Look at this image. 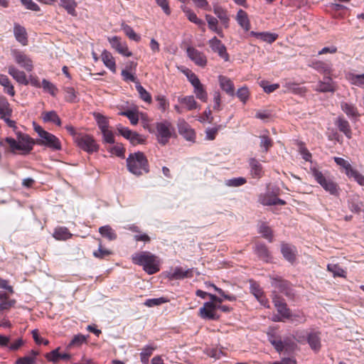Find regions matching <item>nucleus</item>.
I'll return each instance as SVG.
<instances>
[{"mask_svg": "<svg viewBox=\"0 0 364 364\" xmlns=\"http://www.w3.org/2000/svg\"><path fill=\"white\" fill-rule=\"evenodd\" d=\"M348 80L352 85L364 88V74L349 73Z\"/></svg>", "mask_w": 364, "mask_h": 364, "instance_id": "obj_43", "label": "nucleus"}, {"mask_svg": "<svg viewBox=\"0 0 364 364\" xmlns=\"http://www.w3.org/2000/svg\"><path fill=\"white\" fill-rule=\"evenodd\" d=\"M188 57L193 60L196 64L203 66L205 61L203 60V54L199 52L197 49L189 47L187 49Z\"/></svg>", "mask_w": 364, "mask_h": 364, "instance_id": "obj_32", "label": "nucleus"}, {"mask_svg": "<svg viewBox=\"0 0 364 364\" xmlns=\"http://www.w3.org/2000/svg\"><path fill=\"white\" fill-rule=\"evenodd\" d=\"M236 20L239 25L242 27L245 31H249L250 28V23L248 19L247 13L242 9L237 11Z\"/></svg>", "mask_w": 364, "mask_h": 364, "instance_id": "obj_33", "label": "nucleus"}, {"mask_svg": "<svg viewBox=\"0 0 364 364\" xmlns=\"http://www.w3.org/2000/svg\"><path fill=\"white\" fill-rule=\"evenodd\" d=\"M124 32L125 34L131 39L136 42H139L141 39V37L136 34L132 28L128 25H126L123 27Z\"/></svg>", "mask_w": 364, "mask_h": 364, "instance_id": "obj_56", "label": "nucleus"}, {"mask_svg": "<svg viewBox=\"0 0 364 364\" xmlns=\"http://www.w3.org/2000/svg\"><path fill=\"white\" fill-rule=\"evenodd\" d=\"M16 301L15 299H7L0 303V316L3 311H9L11 307L14 306Z\"/></svg>", "mask_w": 364, "mask_h": 364, "instance_id": "obj_59", "label": "nucleus"}, {"mask_svg": "<svg viewBox=\"0 0 364 364\" xmlns=\"http://www.w3.org/2000/svg\"><path fill=\"white\" fill-rule=\"evenodd\" d=\"M236 95L243 103H245L249 97V90L247 87H242L238 89Z\"/></svg>", "mask_w": 364, "mask_h": 364, "instance_id": "obj_61", "label": "nucleus"}, {"mask_svg": "<svg viewBox=\"0 0 364 364\" xmlns=\"http://www.w3.org/2000/svg\"><path fill=\"white\" fill-rule=\"evenodd\" d=\"M271 285L279 292L284 294L289 299L294 298V291L290 283L279 276H270Z\"/></svg>", "mask_w": 364, "mask_h": 364, "instance_id": "obj_4", "label": "nucleus"}, {"mask_svg": "<svg viewBox=\"0 0 364 364\" xmlns=\"http://www.w3.org/2000/svg\"><path fill=\"white\" fill-rule=\"evenodd\" d=\"M13 112L9 102L4 97H0V117H11Z\"/></svg>", "mask_w": 364, "mask_h": 364, "instance_id": "obj_37", "label": "nucleus"}, {"mask_svg": "<svg viewBox=\"0 0 364 364\" xmlns=\"http://www.w3.org/2000/svg\"><path fill=\"white\" fill-rule=\"evenodd\" d=\"M259 231L264 238L268 240L270 242H272V232L269 227L263 223L259 226Z\"/></svg>", "mask_w": 364, "mask_h": 364, "instance_id": "obj_54", "label": "nucleus"}, {"mask_svg": "<svg viewBox=\"0 0 364 364\" xmlns=\"http://www.w3.org/2000/svg\"><path fill=\"white\" fill-rule=\"evenodd\" d=\"M184 12L186 13V17L188 18V20L191 22H193L200 26H203V21L197 18V16L193 12L191 11L190 10H186L183 9Z\"/></svg>", "mask_w": 364, "mask_h": 364, "instance_id": "obj_63", "label": "nucleus"}, {"mask_svg": "<svg viewBox=\"0 0 364 364\" xmlns=\"http://www.w3.org/2000/svg\"><path fill=\"white\" fill-rule=\"evenodd\" d=\"M178 101L188 110L197 108V103L193 96L179 97Z\"/></svg>", "mask_w": 364, "mask_h": 364, "instance_id": "obj_41", "label": "nucleus"}, {"mask_svg": "<svg viewBox=\"0 0 364 364\" xmlns=\"http://www.w3.org/2000/svg\"><path fill=\"white\" fill-rule=\"evenodd\" d=\"M334 161L338 166L343 167L345 169L346 175L350 172V171L353 169V167L351 166L350 163L343 158L335 157Z\"/></svg>", "mask_w": 364, "mask_h": 364, "instance_id": "obj_57", "label": "nucleus"}, {"mask_svg": "<svg viewBox=\"0 0 364 364\" xmlns=\"http://www.w3.org/2000/svg\"><path fill=\"white\" fill-rule=\"evenodd\" d=\"M14 34L16 40L21 45L26 46L28 43V36L26 28L18 23H14Z\"/></svg>", "mask_w": 364, "mask_h": 364, "instance_id": "obj_21", "label": "nucleus"}, {"mask_svg": "<svg viewBox=\"0 0 364 364\" xmlns=\"http://www.w3.org/2000/svg\"><path fill=\"white\" fill-rule=\"evenodd\" d=\"M60 348H57L50 353L46 354V358L48 361L53 363H57L60 360H68L70 358L71 355L69 353H60L59 352Z\"/></svg>", "mask_w": 364, "mask_h": 364, "instance_id": "obj_23", "label": "nucleus"}, {"mask_svg": "<svg viewBox=\"0 0 364 364\" xmlns=\"http://www.w3.org/2000/svg\"><path fill=\"white\" fill-rule=\"evenodd\" d=\"M42 87L44 91L49 92L52 96H55L58 92V88L55 85L49 82L48 80L43 79L42 80Z\"/></svg>", "mask_w": 364, "mask_h": 364, "instance_id": "obj_44", "label": "nucleus"}, {"mask_svg": "<svg viewBox=\"0 0 364 364\" xmlns=\"http://www.w3.org/2000/svg\"><path fill=\"white\" fill-rule=\"evenodd\" d=\"M341 108L343 112L346 114V115L352 119H356L359 117V113L357 107L350 103H348L346 102H341Z\"/></svg>", "mask_w": 364, "mask_h": 364, "instance_id": "obj_27", "label": "nucleus"}, {"mask_svg": "<svg viewBox=\"0 0 364 364\" xmlns=\"http://www.w3.org/2000/svg\"><path fill=\"white\" fill-rule=\"evenodd\" d=\"M178 132L187 141H193L195 139V132L190 125L185 121H179L178 124Z\"/></svg>", "mask_w": 364, "mask_h": 364, "instance_id": "obj_19", "label": "nucleus"}, {"mask_svg": "<svg viewBox=\"0 0 364 364\" xmlns=\"http://www.w3.org/2000/svg\"><path fill=\"white\" fill-rule=\"evenodd\" d=\"M347 176L349 178H353L359 185L364 186V176L355 169L353 168Z\"/></svg>", "mask_w": 364, "mask_h": 364, "instance_id": "obj_53", "label": "nucleus"}, {"mask_svg": "<svg viewBox=\"0 0 364 364\" xmlns=\"http://www.w3.org/2000/svg\"><path fill=\"white\" fill-rule=\"evenodd\" d=\"M255 252L259 259L266 262H269L272 259L270 252L263 243L257 242L255 244Z\"/></svg>", "mask_w": 364, "mask_h": 364, "instance_id": "obj_24", "label": "nucleus"}, {"mask_svg": "<svg viewBox=\"0 0 364 364\" xmlns=\"http://www.w3.org/2000/svg\"><path fill=\"white\" fill-rule=\"evenodd\" d=\"M246 183V179L243 177L233 178L225 181V185L231 187H239Z\"/></svg>", "mask_w": 364, "mask_h": 364, "instance_id": "obj_52", "label": "nucleus"}, {"mask_svg": "<svg viewBox=\"0 0 364 364\" xmlns=\"http://www.w3.org/2000/svg\"><path fill=\"white\" fill-rule=\"evenodd\" d=\"M36 358H31V356H24L18 358L15 361V364H35Z\"/></svg>", "mask_w": 364, "mask_h": 364, "instance_id": "obj_64", "label": "nucleus"}, {"mask_svg": "<svg viewBox=\"0 0 364 364\" xmlns=\"http://www.w3.org/2000/svg\"><path fill=\"white\" fill-rule=\"evenodd\" d=\"M17 139L20 146V151L28 154L32 150L34 141L28 134L18 132Z\"/></svg>", "mask_w": 364, "mask_h": 364, "instance_id": "obj_14", "label": "nucleus"}, {"mask_svg": "<svg viewBox=\"0 0 364 364\" xmlns=\"http://www.w3.org/2000/svg\"><path fill=\"white\" fill-rule=\"evenodd\" d=\"M214 14L220 19L221 23L225 27H228L229 17L225 10L219 6H215L213 9Z\"/></svg>", "mask_w": 364, "mask_h": 364, "instance_id": "obj_38", "label": "nucleus"}, {"mask_svg": "<svg viewBox=\"0 0 364 364\" xmlns=\"http://www.w3.org/2000/svg\"><path fill=\"white\" fill-rule=\"evenodd\" d=\"M225 127V126L222 124L215 125V127L212 128L206 129V139L208 140H213L215 138L216 134L218 132L223 129Z\"/></svg>", "mask_w": 364, "mask_h": 364, "instance_id": "obj_48", "label": "nucleus"}, {"mask_svg": "<svg viewBox=\"0 0 364 364\" xmlns=\"http://www.w3.org/2000/svg\"><path fill=\"white\" fill-rule=\"evenodd\" d=\"M191 269H184L182 267H176L169 273V277L172 279H182L192 276Z\"/></svg>", "mask_w": 364, "mask_h": 364, "instance_id": "obj_30", "label": "nucleus"}, {"mask_svg": "<svg viewBox=\"0 0 364 364\" xmlns=\"http://www.w3.org/2000/svg\"><path fill=\"white\" fill-rule=\"evenodd\" d=\"M157 139L159 144L166 145L172 136L173 129L171 124L167 121L158 122L156 125Z\"/></svg>", "mask_w": 364, "mask_h": 364, "instance_id": "obj_8", "label": "nucleus"}, {"mask_svg": "<svg viewBox=\"0 0 364 364\" xmlns=\"http://www.w3.org/2000/svg\"><path fill=\"white\" fill-rule=\"evenodd\" d=\"M71 234L66 228H60L55 230L54 237L58 240H65L70 237Z\"/></svg>", "mask_w": 364, "mask_h": 364, "instance_id": "obj_51", "label": "nucleus"}, {"mask_svg": "<svg viewBox=\"0 0 364 364\" xmlns=\"http://www.w3.org/2000/svg\"><path fill=\"white\" fill-rule=\"evenodd\" d=\"M260 139V147L264 149L263 151L267 152L270 147L273 146V141L271 138L267 135H261Z\"/></svg>", "mask_w": 364, "mask_h": 364, "instance_id": "obj_46", "label": "nucleus"}, {"mask_svg": "<svg viewBox=\"0 0 364 364\" xmlns=\"http://www.w3.org/2000/svg\"><path fill=\"white\" fill-rule=\"evenodd\" d=\"M20 1L26 7V9L28 10H31L33 11H40V7L38 6V5L32 0H20Z\"/></svg>", "mask_w": 364, "mask_h": 364, "instance_id": "obj_62", "label": "nucleus"}, {"mask_svg": "<svg viewBox=\"0 0 364 364\" xmlns=\"http://www.w3.org/2000/svg\"><path fill=\"white\" fill-rule=\"evenodd\" d=\"M312 175L315 180L323 187V188L328 191L331 195L338 194V186L336 183L332 180L327 178L325 176L316 168H311Z\"/></svg>", "mask_w": 364, "mask_h": 364, "instance_id": "obj_5", "label": "nucleus"}, {"mask_svg": "<svg viewBox=\"0 0 364 364\" xmlns=\"http://www.w3.org/2000/svg\"><path fill=\"white\" fill-rule=\"evenodd\" d=\"M219 82L221 89L230 96H234L235 87L233 82L227 77L219 76Z\"/></svg>", "mask_w": 364, "mask_h": 364, "instance_id": "obj_25", "label": "nucleus"}, {"mask_svg": "<svg viewBox=\"0 0 364 364\" xmlns=\"http://www.w3.org/2000/svg\"><path fill=\"white\" fill-rule=\"evenodd\" d=\"M136 89L141 100L146 102H151V95L141 85L140 82H136Z\"/></svg>", "mask_w": 364, "mask_h": 364, "instance_id": "obj_47", "label": "nucleus"}, {"mask_svg": "<svg viewBox=\"0 0 364 364\" xmlns=\"http://www.w3.org/2000/svg\"><path fill=\"white\" fill-rule=\"evenodd\" d=\"M0 85L4 87L5 92L12 97L15 95L14 87L6 75L0 74Z\"/></svg>", "mask_w": 364, "mask_h": 364, "instance_id": "obj_36", "label": "nucleus"}, {"mask_svg": "<svg viewBox=\"0 0 364 364\" xmlns=\"http://www.w3.org/2000/svg\"><path fill=\"white\" fill-rule=\"evenodd\" d=\"M122 116L127 117L132 124L136 125L139 122V117L136 112L132 110H126L120 112Z\"/></svg>", "mask_w": 364, "mask_h": 364, "instance_id": "obj_50", "label": "nucleus"}, {"mask_svg": "<svg viewBox=\"0 0 364 364\" xmlns=\"http://www.w3.org/2000/svg\"><path fill=\"white\" fill-rule=\"evenodd\" d=\"M8 73L19 84L28 85L29 80L27 79L26 75L23 71L19 70L14 65H9L8 67Z\"/></svg>", "mask_w": 364, "mask_h": 364, "instance_id": "obj_18", "label": "nucleus"}, {"mask_svg": "<svg viewBox=\"0 0 364 364\" xmlns=\"http://www.w3.org/2000/svg\"><path fill=\"white\" fill-rule=\"evenodd\" d=\"M99 232L101 235L107 240L112 241L117 238V234L109 225L102 226L99 228Z\"/></svg>", "mask_w": 364, "mask_h": 364, "instance_id": "obj_39", "label": "nucleus"}, {"mask_svg": "<svg viewBox=\"0 0 364 364\" xmlns=\"http://www.w3.org/2000/svg\"><path fill=\"white\" fill-rule=\"evenodd\" d=\"M75 142L80 149L90 154L97 151L99 149L94 138L88 134L81 133L80 135L75 136Z\"/></svg>", "mask_w": 364, "mask_h": 364, "instance_id": "obj_7", "label": "nucleus"}, {"mask_svg": "<svg viewBox=\"0 0 364 364\" xmlns=\"http://www.w3.org/2000/svg\"><path fill=\"white\" fill-rule=\"evenodd\" d=\"M335 124L338 130L343 132L348 139L352 137V130L350 124L343 116H339L336 119Z\"/></svg>", "mask_w": 364, "mask_h": 364, "instance_id": "obj_20", "label": "nucleus"}, {"mask_svg": "<svg viewBox=\"0 0 364 364\" xmlns=\"http://www.w3.org/2000/svg\"><path fill=\"white\" fill-rule=\"evenodd\" d=\"M250 35L255 36L257 38H259L268 43H273L274 41H276V39L278 37L277 34L268 32L257 33L255 31H251Z\"/></svg>", "mask_w": 364, "mask_h": 364, "instance_id": "obj_34", "label": "nucleus"}, {"mask_svg": "<svg viewBox=\"0 0 364 364\" xmlns=\"http://www.w3.org/2000/svg\"><path fill=\"white\" fill-rule=\"evenodd\" d=\"M206 289H208L209 292H210L212 290L217 291L224 299L228 301H233L236 300L235 296L225 294L223 289L218 288L214 284L208 283L206 282Z\"/></svg>", "mask_w": 364, "mask_h": 364, "instance_id": "obj_42", "label": "nucleus"}, {"mask_svg": "<svg viewBox=\"0 0 364 364\" xmlns=\"http://www.w3.org/2000/svg\"><path fill=\"white\" fill-rule=\"evenodd\" d=\"M250 167V173L253 178H259L262 176V164L254 158H251L249 161Z\"/></svg>", "mask_w": 364, "mask_h": 364, "instance_id": "obj_28", "label": "nucleus"}, {"mask_svg": "<svg viewBox=\"0 0 364 364\" xmlns=\"http://www.w3.org/2000/svg\"><path fill=\"white\" fill-rule=\"evenodd\" d=\"M127 166L129 171L137 176L149 171L148 160L144 153L140 151L129 155Z\"/></svg>", "mask_w": 364, "mask_h": 364, "instance_id": "obj_2", "label": "nucleus"}, {"mask_svg": "<svg viewBox=\"0 0 364 364\" xmlns=\"http://www.w3.org/2000/svg\"><path fill=\"white\" fill-rule=\"evenodd\" d=\"M94 116L101 132L108 129V121L103 115L95 113Z\"/></svg>", "mask_w": 364, "mask_h": 364, "instance_id": "obj_45", "label": "nucleus"}, {"mask_svg": "<svg viewBox=\"0 0 364 364\" xmlns=\"http://www.w3.org/2000/svg\"><path fill=\"white\" fill-rule=\"evenodd\" d=\"M77 3L75 0H60V6L63 7L68 14L76 16Z\"/></svg>", "mask_w": 364, "mask_h": 364, "instance_id": "obj_35", "label": "nucleus"}, {"mask_svg": "<svg viewBox=\"0 0 364 364\" xmlns=\"http://www.w3.org/2000/svg\"><path fill=\"white\" fill-rule=\"evenodd\" d=\"M314 90L319 92H334L336 89L330 76L324 77L323 81H318Z\"/></svg>", "mask_w": 364, "mask_h": 364, "instance_id": "obj_17", "label": "nucleus"}, {"mask_svg": "<svg viewBox=\"0 0 364 364\" xmlns=\"http://www.w3.org/2000/svg\"><path fill=\"white\" fill-rule=\"evenodd\" d=\"M186 75L190 82L194 87V92L196 93V97L200 100H203L205 97L203 85L200 83L198 77L189 70L186 73Z\"/></svg>", "mask_w": 364, "mask_h": 364, "instance_id": "obj_15", "label": "nucleus"}, {"mask_svg": "<svg viewBox=\"0 0 364 364\" xmlns=\"http://www.w3.org/2000/svg\"><path fill=\"white\" fill-rule=\"evenodd\" d=\"M206 296H209L210 299V301H206V319L218 320L220 318L218 310L223 312L230 311L231 308L228 306L220 305L223 300L215 294L206 292Z\"/></svg>", "mask_w": 364, "mask_h": 364, "instance_id": "obj_3", "label": "nucleus"}, {"mask_svg": "<svg viewBox=\"0 0 364 364\" xmlns=\"http://www.w3.org/2000/svg\"><path fill=\"white\" fill-rule=\"evenodd\" d=\"M272 301L277 309V311L282 317L289 318L291 317L290 309L287 307L283 298H282L275 291L272 292Z\"/></svg>", "mask_w": 364, "mask_h": 364, "instance_id": "obj_10", "label": "nucleus"}, {"mask_svg": "<svg viewBox=\"0 0 364 364\" xmlns=\"http://www.w3.org/2000/svg\"><path fill=\"white\" fill-rule=\"evenodd\" d=\"M283 257L289 262L293 263L296 259V248L288 244H282L281 248Z\"/></svg>", "mask_w": 364, "mask_h": 364, "instance_id": "obj_26", "label": "nucleus"}, {"mask_svg": "<svg viewBox=\"0 0 364 364\" xmlns=\"http://www.w3.org/2000/svg\"><path fill=\"white\" fill-rule=\"evenodd\" d=\"M109 41L111 44L112 48L115 49L119 53L127 57L132 55V53L129 50L128 46L124 41H122L121 39L117 36H114L109 38Z\"/></svg>", "mask_w": 364, "mask_h": 364, "instance_id": "obj_12", "label": "nucleus"}, {"mask_svg": "<svg viewBox=\"0 0 364 364\" xmlns=\"http://www.w3.org/2000/svg\"><path fill=\"white\" fill-rule=\"evenodd\" d=\"M206 21L208 22V28L213 32L217 33L219 37L224 38V33L221 27L218 26V21L213 16L206 15Z\"/></svg>", "mask_w": 364, "mask_h": 364, "instance_id": "obj_29", "label": "nucleus"}, {"mask_svg": "<svg viewBox=\"0 0 364 364\" xmlns=\"http://www.w3.org/2000/svg\"><path fill=\"white\" fill-rule=\"evenodd\" d=\"M110 255H112V252L108 250L103 249L101 242L99 245L98 250L93 252L94 257L99 259H104Z\"/></svg>", "mask_w": 364, "mask_h": 364, "instance_id": "obj_58", "label": "nucleus"}, {"mask_svg": "<svg viewBox=\"0 0 364 364\" xmlns=\"http://www.w3.org/2000/svg\"><path fill=\"white\" fill-rule=\"evenodd\" d=\"M310 66L318 73L324 75H331L332 72L331 64L328 62L313 60Z\"/></svg>", "mask_w": 364, "mask_h": 364, "instance_id": "obj_22", "label": "nucleus"}, {"mask_svg": "<svg viewBox=\"0 0 364 364\" xmlns=\"http://www.w3.org/2000/svg\"><path fill=\"white\" fill-rule=\"evenodd\" d=\"M133 263L142 266L149 274H154L159 271V262L156 257L149 252H141L132 255Z\"/></svg>", "mask_w": 364, "mask_h": 364, "instance_id": "obj_1", "label": "nucleus"}, {"mask_svg": "<svg viewBox=\"0 0 364 364\" xmlns=\"http://www.w3.org/2000/svg\"><path fill=\"white\" fill-rule=\"evenodd\" d=\"M327 269L333 274L334 277H344V271L338 264H329L327 266Z\"/></svg>", "mask_w": 364, "mask_h": 364, "instance_id": "obj_55", "label": "nucleus"}, {"mask_svg": "<svg viewBox=\"0 0 364 364\" xmlns=\"http://www.w3.org/2000/svg\"><path fill=\"white\" fill-rule=\"evenodd\" d=\"M43 119L46 122H53L58 126L61 125V120L55 111L43 112Z\"/></svg>", "mask_w": 364, "mask_h": 364, "instance_id": "obj_40", "label": "nucleus"}, {"mask_svg": "<svg viewBox=\"0 0 364 364\" xmlns=\"http://www.w3.org/2000/svg\"><path fill=\"white\" fill-rule=\"evenodd\" d=\"M306 337L311 349L314 352H318L321 347L320 333L311 331L306 333Z\"/></svg>", "mask_w": 364, "mask_h": 364, "instance_id": "obj_16", "label": "nucleus"}, {"mask_svg": "<svg viewBox=\"0 0 364 364\" xmlns=\"http://www.w3.org/2000/svg\"><path fill=\"white\" fill-rule=\"evenodd\" d=\"M86 341V337L82 334H78L74 336L68 345V348L73 346H79Z\"/></svg>", "mask_w": 364, "mask_h": 364, "instance_id": "obj_60", "label": "nucleus"}, {"mask_svg": "<svg viewBox=\"0 0 364 364\" xmlns=\"http://www.w3.org/2000/svg\"><path fill=\"white\" fill-rule=\"evenodd\" d=\"M269 341L278 353H281L283 350H292L296 346L294 341L288 337L282 340L280 337L270 336Z\"/></svg>", "mask_w": 364, "mask_h": 364, "instance_id": "obj_9", "label": "nucleus"}, {"mask_svg": "<svg viewBox=\"0 0 364 364\" xmlns=\"http://www.w3.org/2000/svg\"><path fill=\"white\" fill-rule=\"evenodd\" d=\"M208 46L211 53L216 54L224 62L230 61V55L228 53L225 45L216 36L211 38L208 41Z\"/></svg>", "mask_w": 364, "mask_h": 364, "instance_id": "obj_6", "label": "nucleus"}, {"mask_svg": "<svg viewBox=\"0 0 364 364\" xmlns=\"http://www.w3.org/2000/svg\"><path fill=\"white\" fill-rule=\"evenodd\" d=\"M13 55L16 63L26 70L30 72L33 70V65L32 60L23 52L14 50Z\"/></svg>", "mask_w": 364, "mask_h": 364, "instance_id": "obj_13", "label": "nucleus"}, {"mask_svg": "<svg viewBox=\"0 0 364 364\" xmlns=\"http://www.w3.org/2000/svg\"><path fill=\"white\" fill-rule=\"evenodd\" d=\"M38 144L46 146L53 150L61 149V144L58 138L49 132L43 136L41 139L38 141Z\"/></svg>", "mask_w": 364, "mask_h": 364, "instance_id": "obj_11", "label": "nucleus"}, {"mask_svg": "<svg viewBox=\"0 0 364 364\" xmlns=\"http://www.w3.org/2000/svg\"><path fill=\"white\" fill-rule=\"evenodd\" d=\"M102 60L105 65L108 68L112 73H116V63L114 58L111 53L107 50H104L101 55Z\"/></svg>", "mask_w": 364, "mask_h": 364, "instance_id": "obj_31", "label": "nucleus"}, {"mask_svg": "<svg viewBox=\"0 0 364 364\" xmlns=\"http://www.w3.org/2000/svg\"><path fill=\"white\" fill-rule=\"evenodd\" d=\"M167 301L168 299L165 297L149 299L145 301L144 305L149 307H153L155 306H159L161 304H165Z\"/></svg>", "mask_w": 364, "mask_h": 364, "instance_id": "obj_49", "label": "nucleus"}]
</instances>
